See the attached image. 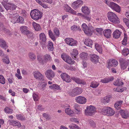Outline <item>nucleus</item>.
Returning a JSON list of instances; mask_svg holds the SVG:
<instances>
[{
	"mask_svg": "<svg viewBox=\"0 0 129 129\" xmlns=\"http://www.w3.org/2000/svg\"><path fill=\"white\" fill-rule=\"evenodd\" d=\"M42 13L38 9H34L31 11L30 15L32 18L35 20H38L41 18Z\"/></svg>",
	"mask_w": 129,
	"mask_h": 129,
	"instance_id": "f257e3e1",
	"label": "nucleus"
},
{
	"mask_svg": "<svg viewBox=\"0 0 129 129\" xmlns=\"http://www.w3.org/2000/svg\"><path fill=\"white\" fill-rule=\"evenodd\" d=\"M107 16L109 20L114 23H119V19L116 15L112 12H109L107 13Z\"/></svg>",
	"mask_w": 129,
	"mask_h": 129,
	"instance_id": "f03ea898",
	"label": "nucleus"
},
{
	"mask_svg": "<svg viewBox=\"0 0 129 129\" xmlns=\"http://www.w3.org/2000/svg\"><path fill=\"white\" fill-rule=\"evenodd\" d=\"M84 33L88 36H91L93 31V28L91 25H88V26L85 23H83L82 25Z\"/></svg>",
	"mask_w": 129,
	"mask_h": 129,
	"instance_id": "7ed1b4c3",
	"label": "nucleus"
},
{
	"mask_svg": "<svg viewBox=\"0 0 129 129\" xmlns=\"http://www.w3.org/2000/svg\"><path fill=\"white\" fill-rule=\"evenodd\" d=\"M27 27L25 26H21L20 28V30L23 35H26L29 38H32L33 34L27 29Z\"/></svg>",
	"mask_w": 129,
	"mask_h": 129,
	"instance_id": "20e7f679",
	"label": "nucleus"
},
{
	"mask_svg": "<svg viewBox=\"0 0 129 129\" xmlns=\"http://www.w3.org/2000/svg\"><path fill=\"white\" fill-rule=\"evenodd\" d=\"M102 114L108 116L113 115L115 113L114 110L110 107H105L102 109Z\"/></svg>",
	"mask_w": 129,
	"mask_h": 129,
	"instance_id": "39448f33",
	"label": "nucleus"
},
{
	"mask_svg": "<svg viewBox=\"0 0 129 129\" xmlns=\"http://www.w3.org/2000/svg\"><path fill=\"white\" fill-rule=\"evenodd\" d=\"M96 109L93 106H87L85 110V114L87 115L92 116L96 112Z\"/></svg>",
	"mask_w": 129,
	"mask_h": 129,
	"instance_id": "423d86ee",
	"label": "nucleus"
},
{
	"mask_svg": "<svg viewBox=\"0 0 129 129\" xmlns=\"http://www.w3.org/2000/svg\"><path fill=\"white\" fill-rule=\"evenodd\" d=\"M54 33L55 35H54L51 30L49 31V35L50 38L54 41L56 39V37L58 36L59 35V30L58 28L55 27L54 29Z\"/></svg>",
	"mask_w": 129,
	"mask_h": 129,
	"instance_id": "0eeeda50",
	"label": "nucleus"
},
{
	"mask_svg": "<svg viewBox=\"0 0 129 129\" xmlns=\"http://www.w3.org/2000/svg\"><path fill=\"white\" fill-rule=\"evenodd\" d=\"M105 1L106 4L108 5L112 9L118 13L120 12V7L118 5L112 2H109V1L106 0Z\"/></svg>",
	"mask_w": 129,
	"mask_h": 129,
	"instance_id": "6e6552de",
	"label": "nucleus"
},
{
	"mask_svg": "<svg viewBox=\"0 0 129 129\" xmlns=\"http://www.w3.org/2000/svg\"><path fill=\"white\" fill-rule=\"evenodd\" d=\"M82 92V89L78 87L70 90L69 94L70 96H75L81 94Z\"/></svg>",
	"mask_w": 129,
	"mask_h": 129,
	"instance_id": "1a4fd4ad",
	"label": "nucleus"
},
{
	"mask_svg": "<svg viewBox=\"0 0 129 129\" xmlns=\"http://www.w3.org/2000/svg\"><path fill=\"white\" fill-rule=\"evenodd\" d=\"M2 4L5 8L7 11L8 10L12 11L15 10L17 7L15 4L12 3H8L2 2Z\"/></svg>",
	"mask_w": 129,
	"mask_h": 129,
	"instance_id": "9d476101",
	"label": "nucleus"
},
{
	"mask_svg": "<svg viewBox=\"0 0 129 129\" xmlns=\"http://www.w3.org/2000/svg\"><path fill=\"white\" fill-rule=\"evenodd\" d=\"M61 57L63 60L68 64H72L75 62V61L72 60L71 57L66 54H62L61 55Z\"/></svg>",
	"mask_w": 129,
	"mask_h": 129,
	"instance_id": "9b49d317",
	"label": "nucleus"
},
{
	"mask_svg": "<svg viewBox=\"0 0 129 129\" xmlns=\"http://www.w3.org/2000/svg\"><path fill=\"white\" fill-rule=\"evenodd\" d=\"M8 16L11 19L10 20L11 22L14 24L17 23V17H18V15L17 13L14 14L11 12L8 14Z\"/></svg>",
	"mask_w": 129,
	"mask_h": 129,
	"instance_id": "f8f14e48",
	"label": "nucleus"
},
{
	"mask_svg": "<svg viewBox=\"0 0 129 129\" xmlns=\"http://www.w3.org/2000/svg\"><path fill=\"white\" fill-rule=\"evenodd\" d=\"M40 42L42 45V47H45L46 44V38L45 34L43 33H41L40 35Z\"/></svg>",
	"mask_w": 129,
	"mask_h": 129,
	"instance_id": "ddd939ff",
	"label": "nucleus"
},
{
	"mask_svg": "<svg viewBox=\"0 0 129 129\" xmlns=\"http://www.w3.org/2000/svg\"><path fill=\"white\" fill-rule=\"evenodd\" d=\"M65 41L67 44L72 46H76L78 44L77 41L72 38H66L65 39Z\"/></svg>",
	"mask_w": 129,
	"mask_h": 129,
	"instance_id": "4468645a",
	"label": "nucleus"
},
{
	"mask_svg": "<svg viewBox=\"0 0 129 129\" xmlns=\"http://www.w3.org/2000/svg\"><path fill=\"white\" fill-rule=\"evenodd\" d=\"M120 63L121 69L123 70L125 69L128 66L129 60H126L123 58L120 59Z\"/></svg>",
	"mask_w": 129,
	"mask_h": 129,
	"instance_id": "2eb2a0df",
	"label": "nucleus"
},
{
	"mask_svg": "<svg viewBox=\"0 0 129 129\" xmlns=\"http://www.w3.org/2000/svg\"><path fill=\"white\" fill-rule=\"evenodd\" d=\"M33 74L34 77L36 79L39 80L43 81V75L38 71H35L33 72Z\"/></svg>",
	"mask_w": 129,
	"mask_h": 129,
	"instance_id": "dca6fc26",
	"label": "nucleus"
},
{
	"mask_svg": "<svg viewBox=\"0 0 129 129\" xmlns=\"http://www.w3.org/2000/svg\"><path fill=\"white\" fill-rule=\"evenodd\" d=\"M45 74L46 76L50 80H51L55 75L54 72L51 70H47L45 72Z\"/></svg>",
	"mask_w": 129,
	"mask_h": 129,
	"instance_id": "f3484780",
	"label": "nucleus"
},
{
	"mask_svg": "<svg viewBox=\"0 0 129 129\" xmlns=\"http://www.w3.org/2000/svg\"><path fill=\"white\" fill-rule=\"evenodd\" d=\"M75 100L77 103L80 104H85L87 101L86 99L85 98L81 96L76 97Z\"/></svg>",
	"mask_w": 129,
	"mask_h": 129,
	"instance_id": "a211bd4d",
	"label": "nucleus"
},
{
	"mask_svg": "<svg viewBox=\"0 0 129 129\" xmlns=\"http://www.w3.org/2000/svg\"><path fill=\"white\" fill-rule=\"evenodd\" d=\"M83 3L81 0H77L72 4V7L74 9H76L82 5Z\"/></svg>",
	"mask_w": 129,
	"mask_h": 129,
	"instance_id": "6ab92c4d",
	"label": "nucleus"
},
{
	"mask_svg": "<svg viewBox=\"0 0 129 129\" xmlns=\"http://www.w3.org/2000/svg\"><path fill=\"white\" fill-rule=\"evenodd\" d=\"M99 57L95 54H91L90 55V60L94 64H96L99 62Z\"/></svg>",
	"mask_w": 129,
	"mask_h": 129,
	"instance_id": "aec40b11",
	"label": "nucleus"
},
{
	"mask_svg": "<svg viewBox=\"0 0 129 129\" xmlns=\"http://www.w3.org/2000/svg\"><path fill=\"white\" fill-rule=\"evenodd\" d=\"M119 112L122 118H127L129 117V113L127 110H121Z\"/></svg>",
	"mask_w": 129,
	"mask_h": 129,
	"instance_id": "412c9836",
	"label": "nucleus"
},
{
	"mask_svg": "<svg viewBox=\"0 0 129 129\" xmlns=\"http://www.w3.org/2000/svg\"><path fill=\"white\" fill-rule=\"evenodd\" d=\"M60 76L62 79L66 82H69L71 81V80L70 76L66 73H63L61 74Z\"/></svg>",
	"mask_w": 129,
	"mask_h": 129,
	"instance_id": "4be33fe9",
	"label": "nucleus"
},
{
	"mask_svg": "<svg viewBox=\"0 0 129 129\" xmlns=\"http://www.w3.org/2000/svg\"><path fill=\"white\" fill-rule=\"evenodd\" d=\"M11 125L15 126H17L18 127H20L21 126L20 123L19 121L13 120H8Z\"/></svg>",
	"mask_w": 129,
	"mask_h": 129,
	"instance_id": "5701e85b",
	"label": "nucleus"
},
{
	"mask_svg": "<svg viewBox=\"0 0 129 129\" xmlns=\"http://www.w3.org/2000/svg\"><path fill=\"white\" fill-rule=\"evenodd\" d=\"M121 33L118 29L116 30L113 34V37L115 39H118L120 37Z\"/></svg>",
	"mask_w": 129,
	"mask_h": 129,
	"instance_id": "b1692460",
	"label": "nucleus"
},
{
	"mask_svg": "<svg viewBox=\"0 0 129 129\" xmlns=\"http://www.w3.org/2000/svg\"><path fill=\"white\" fill-rule=\"evenodd\" d=\"M103 33L104 36L106 38H109L111 37L112 32L110 29H106L104 31Z\"/></svg>",
	"mask_w": 129,
	"mask_h": 129,
	"instance_id": "393cba45",
	"label": "nucleus"
},
{
	"mask_svg": "<svg viewBox=\"0 0 129 129\" xmlns=\"http://www.w3.org/2000/svg\"><path fill=\"white\" fill-rule=\"evenodd\" d=\"M88 125L91 127H94L96 126L95 122L92 119H89L87 121Z\"/></svg>",
	"mask_w": 129,
	"mask_h": 129,
	"instance_id": "a878e982",
	"label": "nucleus"
},
{
	"mask_svg": "<svg viewBox=\"0 0 129 129\" xmlns=\"http://www.w3.org/2000/svg\"><path fill=\"white\" fill-rule=\"evenodd\" d=\"M118 64L117 61L114 59H112L109 60L108 63L109 66H116Z\"/></svg>",
	"mask_w": 129,
	"mask_h": 129,
	"instance_id": "bb28decb",
	"label": "nucleus"
},
{
	"mask_svg": "<svg viewBox=\"0 0 129 129\" xmlns=\"http://www.w3.org/2000/svg\"><path fill=\"white\" fill-rule=\"evenodd\" d=\"M72 79L76 83L78 84H85V83L83 80H81L77 78L73 77L72 78Z\"/></svg>",
	"mask_w": 129,
	"mask_h": 129,
	"instance_id": "cd10ccee",
	"label": "nucleus"
},
{
	"mask_svg": "<svg viewBox=\"0 0 129 129\" xmlns=\"http://www.w3.org/2000/svg\"><path fill=\"white\" fill-rule=\"evenodd\" d=\"M81 10L82 12L85 14L88 15L90 12V10L86 6L82 7Z\"/></svg>",
	"mask_w": 129,
	"mask_h": 129,
	"instance_id": "c85d7f7f",
	"label": "nucleus"
},
{
	"mask_svg": "<svg viewBox=\"0 0 129 129\" xmlns=\"http://www.w3.org/2000/svg\"><path fill=\"white\" fill-rule=\"evenodd\" d=\"M114 78L112 77H109L107 78H104L101 80V82L103 83H107L111 81H113Z\"/></svg>",
	"mask_w": 129,
	"mask_h": 129,
	"instance_id": "c756f323",
	"label": "nucleus"
},
{
	"mask_svg": "<svg viewBox=\"0 0 129 129\" xmlns=\"http://www.w3.org/2000/svg\"><path fill=\"white\" fill-rule=\"evenodd\" d=\"M37 58L39 62L42 64H43L46 63L44 58V59L41 55H38L37 56Z\"/></svg>",
	"mask_w": 129,
	"mask_h": 129,
	"instance_id": "7c9ffc66",
	"label": "nucleus"
},
{
	"mask_svg": "<svg viewBox=\"0 0 129 129\" xmlns=\"http://www.w3.org/2000/svg\"><path fill=\"white\" fill-rule=\"evenodd\" d=\"M33 26L35 30L37 31L41 30V28L40 25L36 23L33 22Z\"/></svg>",
	"mask_w": 129,
	"mask_h": 129,
	"instance_id": "2f4dec72",
	"label": "nucleus"
},
{
	"mask_svg": "<svg viewBox=\"0 0 129 129\" xmlns=\"http://www.w3.org/2000/svg\"><path fill=\"white\" fill-rule=\"evenodd\" d=\"M123 101L121 100L117 102L114 104L115 107L117 110L119 109Z\"/></svg>",
	"mask_w": 129,
	"mask_h": 129,
	"instance_id": "473e14b6",
	"label": "nucleus"
},
{
	"mask_svg": "<svg viewBox=\"0 0 129 129\" xmlns=\"http://www.w3.org/2000/svg\"><path fill=\"white\" fill-rule=\"evenodd\" d=\"M49 87L54 90H60L59 86L56 84H53L51 86H49Z\"/></svg>",
	"mask_w": 129,
	"mask_h": 129,
	"instance_id": "72a5a7b5",
	"label": "nucleus"
},
{
	"mask_svg": "<svg viewBox=\"0 0 129 129\" xmlns=\"http://www.w3.org/2000/svg\"><path fill=\"white\" fill-rule=\"evenodd\" d=\"M110 98L108 96H105L102 100V102L105 104L109 103L110 101Z\"/></svg>",
	"mask_w": 129,
	"mask_h": 129,
	"instance_id": "f704fd0d",
	"label": "nucleus"
},
{
	"mask_svg": "<svg viewBox=\"0 0 129 129\" xmlns=\"http://www.w3.org/2000/svg\"><path fill=\"white\" fill-rule=\"evenodd\" d=\"M95 48L96 50L100 53H101L102 52V47L97 43L95 44Z\"/></svg>",
	"mask_w": 129,
	"mask_h": 129,
	"instance_id": "c9c22d12",
	"label": "nucleus"
},
{
	"mask_svg": "<svg viewBox=\"0 0 129 129\" xmlns=\"http://www.w3.org/2000/svg\"><path fill=\"white\" fill-rule=\"evenodd\" d=\"M92 41L90 39L86 40L84 41V43L87 46L90 47L92 45Z\"/></svg>",
	"mask_w": 129,
	"mask_h": 129,
	"instance_id": "e433bc0d",
	"label": "nucleus"
},
{
	"mask_svg": "<svg viewBox=\"0 0 129 129\" xmlns=\"http://www.w3.org/2000/svg\"><path fill=\"white\" fill-rule=\"evenodd\" d=\"M0 46L2 48L7 47L6 42L2 39H0Z\"/></svg>",
	"mask_w": 129,
	"mask_h": 129,
	"instance_id": "4c0bfd02",
	"label": "nucleus"
},
{
	"mask_svg": "<svg viewBox=\"0 0 129 129\" xmlns=\"http://www.w3.org/2000/svg\"><path fill=\"white\" fill-rule=\"evenodd\" d=\"M99 83L96 81H94L91 82L90 87L93 88H95L98 86Z\"/></svg>",
	"mask_w": 129,
	"mask_h": 129,
	"instance_id": "58836bf2",
	"label": "nucleus"
},
{
	"mask_svg": "<svg viewBox=\"0 0 129 129\" xmlns=\"http://www.w3.org/2000/svg\"><path fill=\"white\" fill-rule=\"evenodd\" d=\"M47 47L49 50L50 51H52L54 49L53 43L50 41H49Z\"/></svg>",
	"mask_w": 129,
	"mask_h": 129,
	"instance_id": "ea45409f",
	"label": "nucleus"
},
{
	"mask_svg": "<svg viewBox=\"0 0 129 129\" xmlns=\"http://www.w3.org/2000/svg\"><path fill=\"white\" fill-rule=\"evenodd\" d=\"M113 84L115 86H120L122 85L123 84V83L121 80L118 79L114 81Z\"/></svg>",
	"mask_w": 129,
	"mask_h": 129,
	"instance_id": "a19ab883",
	"label": "nucleus"
},
{
	"mask_svg": "<svg viewBox=\"0 0 129 129\" xmlns=\"http://www.w3.org/2000/svg\"><path fill=\"white\" fill-rule=\"evenodd\" d=\"M0 29L7 33H8L9 31V30L6 29L5 27H4L3 24L1 22H0Z\"/></svg>",
	"mask_w": 129,
	"mask_h": 129,
	"instance_id": "79ce46f5",
	"label": "nucleus"
},
{
	"mask_svg": "<svg viewBox=\"0 0 129 129\" xmlns=\"http://www.w3.org/2000/svg\"><path fill=\"white\" fill-rule=\"evenodd\" d=\"M69 127L70 129H80L78 125L73 124H71Z\"/></svg>",
	"mask_w": 129,
	"mask_h": 129,
	"instance_id": "37998d69",
	"label": "nucleus"
},
{
	"mask_svg": "<svg viewBox=\"0 0 129 129\" xmlns=\"http://www.w3.org/2000/svg\"><path fill=\"white\" fill-rule=\"evenodd\" d=\"M88 56L87 54L83 52L80 54V57L83 59H86Z\"/></svg>",
	"mask_w": 129,
	"mask_h": 129,
	"instance_id": "c03bdc74",
	"label": "nucleus"
},
{
	"mask_svg": "<svg viewBox=\"0 0 129 129\" xmlns=\"http://www.w3.org/2000/svg\"><path fill=\"white\" fill-rule=\"evenodd\" d=\"M44 57L46 62H47L48 61L51 60V59L50 55L48 54H45L44 55Z\"/></svg>",
	"mask_w": 129,
	"mask_h": 129,
	"instance_id": "a18cd8bd",
	"label": "nucleus"
},
{
	"mask_svg": "<svg viewBox=\"0 0 129 129\" xmlns=\"http://www.w3.org/2000/svg\"><path fill=\"white\" fill-rule=\"evenodd\" d=\"M78 54V51L75 49H73V52L71 54V56L74 57V58H76V56Z\"/></svg>",
	"mask_w": 129,
	"mask_h": 129,
	"instance_id": "49530a36",
	"label": "nucleus"
},
{
	"mask_svg": "<svg viewBox=\"0 0 129 129\" xmlns=\"http://www.w3.org/2000/svg\"><path fill=\"white\" fill-rule=\"evenodd\" d=\"M122 54L125 56H127L129 53V51L128 49H124L122 50Z\"/></svg>",
	"mask_w": 129,
	"mask_h": 129,
	"instance_id": "de8ad7c7",
	"label": "nucleus"
},
{
	"mask_svg": "<svg viewBox=\"0 0 129 129\" xmlns=\"http://www.w3.org/2000/svg\"><path fill=\"white\" fill-rule=\"evenodd\" d=\"M5 112L8 114H11L13 112V110L8 107H6L4 109Z\"/></svg>",
	"mask_w": 129,
	"mask_h": 129,
	"instance_id": "09e8293b",
	"label": "nucleus"
},
{
	"mask_svg": "<svg viewBox=\"0 0 129 129\" xmlns=\"http://www.w3.org/2000/svg\"><path fill=\"white\" fill-rule=\"evenodd\" d=\"M66 113L67 114L71 115L73 114V112L70 108H67L65 109Z\"/></svg>",
	"mask_w": 129,
	"mask_h": 129,
	"instance_id": "8fccbe9b",
	"label": "nucleus"
},
{
	"mask_svg": "<svg viewBox=\"0 0 129 129\" xmlns=\"http://www.w3.org/2000/svg\"><path fill=\"white\" fill-rule=\"evenodd\" d=\"M29 58L32 60H34L36 58V57L35 54L33 53L30 52L29 54Z\"/></svg>",
	"mask_w": 129,
	"mask_h": 129,
	"instance_id": "3c124183",
	"label": "nucleus"
},
{
	"mask_svg": "<svg viewBox=\"0 0 129 129\" xmlns=\"http://www.w3.org/2000/svg\"><path fill=\"white\" fill-rule=\"evenodd\" d=\"M6 82L5 79L2 75H0V83L2 84H4Z\"/></svg>",
	"mask_w": 129,
	"mask_h": 129,
	"instance_id": "603ef678",
	"label": "nucleus"
},
{
	"mask_svg": "<svg viewBox=\"0 0 129 129\" xmlns=\"http://www.w3.org/2000/svg\"><path fill=\"white\" fill-rule=\"evenodd\" d=\"M17 119L21 120H24L25 119V117L21 114H17L16 115Z\"/></svg>",
	"mask_w": 129,
	"mask_h": 129,
	"instance_id": "864d4df0",
	"label": "nucleus"
},
{
	"mask_svg": "<svg viewBox=\"0 0 129 129\" xmlns=\"http://www.w3.org/2000/svg\"><path fill=\"white\" fill-rule=\"evenodd\" d=\"M24 19L22 17L18 15V17H17V23H24Z\"/></svg>",
	"mask_w": 129,
	"mask_h": 129,
	"instance_id": "5fc2aeb1",
	"label": "nucleus"
},
{
	"mask_svg": "<svg viewBox=\"0 0 129 129\" xmlns=\"http://www.w3.org/2000/svg\"><path fill=\"white\" fill-rule=\"evenodd\" d=\"M123 20L126 25L129 28V20L126 18H123Z\"/></svg>",
	"mask_w": 129,
	"mask_h": 129,
	"instance_id": "6e6d98bb",
	"label": "nucleus"
},
{
	"mask_svg": "<svg viewBox=\"0 0 129 129\" xmlns=\"http://www.w3.org/2000/svg\"><path fill=\"white\" fill-rule=\"evenodd\" d=\"M3 60V62L7 64H8L9 63L10 61L7 57L6 56V57H4Z\"/></svg>",
	"mask_w": 129,
	"mask_h": 129,
	"instance_id": "4d7b16f0",
	"label": "nucleus"
},
{
	"mask_svg": "<svg viewBox=\"0 0 129 129\" xmlns=\"http://www.w3.org/2000/svg\"><path fill=\"white\" fill-rule=\"evenodd\" d=\"M21 15L24 17H26L27 15V13L24 10H22L21 13Z\"/></svg>",
	"mask_w": 129,
	"mask_h": 129,
	"instance_id": "13d9d810",
	"label": "nucleus"
},
{
	"mask_svg": "<svg viewBox=\"0 0 129 129\" xmlns=\"http://www.w3.org/2000/svg\"><path fill=\"white\" fill-rule=\"evenodd\" d=\"M68 11L70 13H71L75 14L76 13V12L74 10L72 9L70 7H68Z\"/></svg>",
	"mask_w": 129,
	"mask_h": 129,
	"instance_id": "bf43d9fd",
	"label": "nucleus"
},
{
	"mask_svg": "<svg viewBox=\"0 0 129 129\" xmlns=\"http://www.w3.org/2000/svg\"><path fill=\"white\" fill-rule=\"evenodd\" d=\"M33 97L35 101H37L39 99L38 96L35 93L33 94Z\"/></svg>",
	"mask_w": 129,
	"mask_h": 129,
	"instance_id": "052dcab7",
	"label": "nucleus"
},
{
	"mask_svg": "<svg viewBox=\"0 0 129 129\" xmlns=\"http://www.w3.org/2000/svg\"><path fill=\"white\" fill-rule=\"evenodd\" d=\"M127 38L126 36L124 35V38L122 41V44L124 45H125L126 44V43L127 42Z\"/></svg>",
	"mask_w": 129,
	"mask_h": 129,
	"instance_id": "680f3d73",
	"label": "nucleus"
},
{
	"mask_svg": "<svg viewBox=\"0 0 129 129\" xmlns=\"http://www.w3.org/2000/svg\"><path fill=\"white\" fill-rule=\"evenodd\" d=\"M96 31L99 34H101L103 31V29L101 28H97L95 29Z\"/></svg>",
	"mask_w": 129,
	"mask_h": 129,
	"instance_id": "e2e57ef3",
	"label": "nucleus"
},
{
	"mask_svg": "<svg viewBox=\"0 0 129 129\" xmlns=\"http://www.w3.org/2000/svg\"><path fill=\"white\" fill-rule=\"evenodd\" d=\"M79 27H78L77 26L74 25L72 26L71 27V29L73 30V31H76L77 30L79 29Z\"/></svg>",
	"mask_w": 129,
	"mask_h": 129,
	"instance_id": "0e129e2a",
	"label": "nucleus"
},
{
	"mask_svg": "<svg viewBox=\"0 0 129 129\" xmlns=\"http://www.w3.org/2000/svg\"><path fill=\"white\" fill-rule=\"evenodd\" d=\"M37 2L44 8H46L47 7L46 5L43 3L40 0Z\"/></svg>",
	"mask_w": 129,
	"mask_h": 129,
	"instance_id": "69168bd1",
	"label": "nucleus"
},
{
	"mask_svg": "<svg viewBox=\"0 0 129 129\" xmlns=\"http://www.w3.org/2000/svg\"><path fill=\"white\" fill-rule=\"evenodd\" d=\"M76 118H71L70 119V121L72 122H75L77 123L79 122V121H77Z\"/></svg>",
	"mask_w": 129,
	"mask_h": 129,
	"instance_id": "338daca9",
	"label": "nucleus"
},
{
	"mask_svg": "<svg viewBox=\"0 0 129 129\" xmlns=\"http://www.w3.org/2000/svg\"><path fill=\"white\" fill-rule=\"evenodd\" d=\"M83 16L84 17V19H86L88 21L90 20V16H86L84 15H83Z\"/></svg>",
	"mask_w": 129,
	"mask_h": 129,
	"instance_id": "774afa93",
	"label": "nucleus"
}]
</instances>
